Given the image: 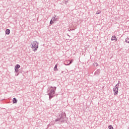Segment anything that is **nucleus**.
Wrapping results in <instances>:
<instances>
[{
  "label": "nucleus",
  "instance_id": "nucleus-1",
  "mask_svg": "<svg viewBox=\"0 0 129 129\" xmlns=\"http://www.w3.org/2000/svg\"><path fill=\"white\" fill-rule=\"evenodd\" d=\"M56 89H57V87H52L51 86L49 88V92L48 93L49 95V99H52L54 96H55V92L56 91Z\"/></svg>",
  "mask_w": 129,
  "mask_h": 129
},
{
  "label": "nucleus",
  "instance_id": "nucleus-2",
  "mask_svg": "<svg viewBox=\"0 0 129 129\" xmlns=\"http://www.w3.org/2000/svg\"><path fill=\"white\" fill-rule=\"evenodd\" d=\"M119 83H120V82L118 81V83L113 88L114 95H117V94H118V87L119 86Z\"/></svg>",
  "mask_w": 129,
  "mask_h": 129
},
{
  "label": "nucleus",
  "instance_id": "nucleus-3",
  "mask_svg": "<svg viewBox=\"0 0 129 129\" xmlns=\"http://www.w3.org/2000/svg\"><path fill=\"white\" fill-rule=\"evenodd\" d=\"M31 45H32V48H34L33 49L34 52H36L38 50V48H39V42L34 41L33 44L31 43Z\"/></svg>",
  "mask_w": 129,
  "mask_h": 129
},
{
  "label": "nucleus",
  "instance_id": "nucleus-4",
  "mask_svg": "<svg viewBox=\"0 0 129 129\" xmlns=\"http://www.w3.org/2000/svg\"><path fill=\"white\" fill-rule=\"evenodd\" d=\"M59 118L61 120L60 122H64V119L66 118V113L61 112V113L59 115Z\"/></svg>",
  "mask_w": 129,
  "mask_h": 129
},
{
  "label": "nucleus",
  "instance_id": "nucleus-5",
  "mask_svg": "<svg viewBox=\"0 0 129 129\" xmlns=\"http://www.w3.org/2000/svg\"><path fill=\"white\" fill-rule=\"evenodd\" d=\"M21 67V66L20 64H16L15 67V71L16 72V73H18L19 72V69Z\"/></svg>",
  "mask_w": 129,
  "mask_h": 129
},
{
  "label": "nucleus",
  "instance_id": "nucleus-6",
  "mask_svg": "<svg viewBox=\"0 0 129 129\" xmlns=\"http://www.w3.org/2000/svg\"><path fill=\"white\" fill-rule=\"evenodd\" d=\"M58 19H59V17L58 16L54 15L53 17H52L51 19L53 21V22H56L58 21Z\"/></svg>",
  "mask_w": 129,
  "mask_h": 129
},
{
  "label": "nucleus",
  "instance_id": "nucleus-7",
  "mask_svg": "<svg viewBox=\"0 0 129 129\" xmlns=\"http://www.w3.org/2000/svg\"><path fill=\"white\" fill-rule=\"evenodd\" d=\"M61 120H62L61 119V118H57V119H55V122H57V123H61V122H61Z\"/></svg>",
  "mask_w": 129,
  "mask_h": 129
},
{
  "label": "nucleus",
  "instance_id": "nucleus-8",
  "mask_svg": "<svg viewBox=\"0 0 129 129\" xmlns=\"http://www.w3.org/2000/svg\"><path fill=\"white\" fill-rule=\"evenodd\" d=\"M11 33V30L9 29H7L6 30V35H10Z\"/></svg>",
  "mask_w": 129,
  "mask_h": 129
},
{
  "label": "nucleus",
  "instance_id": "nucleus-9",
  "mask_svg": "<svg viewBox=\"0 0 129 129\" xmlns=\"http://www.w3.org/2000/svg\"><path fill=\"white\" fill-rule=\"evenodd\" d=\"M111 40L112 41H117V39H116V36H112Z\"/></svg>",
  "mask_w": 129,
  "mask_h": 129
},
{
  "label": "nucleus",
  "instance_id": "nucleus-10",
  "mask_svg": "<svg viewBox=\"0 0 129 129\" xmlns=\"http://www.w3.org/2000/svg\"><path fill=\"white\" fill-rule=\"evenodd\" d=\"M100 73V70H97L95 72V75H99V74Z\"/></svg>",
  "mask_w": 129,
  "mask_h": 129
},
{
  "label": "nucleus",
  "instance_id": "nucleus-11",
  "mask_svg": "<svg viewBox=\"0 0 129 129\" xmlns=\"http://www.w3.org/2000/svg\"><path fill=\"white\" fill-rule=\"evenodd\" d=\"M13 103H17L18 100L16 98H14L13 100Z\"/></svg>",
  "mask_w": 129,
  "mask_h": 129
},
{
  "label": "nucleus",
  "instance_id": "nucleus-12",
  "mask_svg": "<svg viewBox=\"0 0 129 129\" xmlns=\"http://www.w3.org/2000/svg\"><path fill=\"white\" fill-rule=\"evenodd\" d=\"M57 65L55 64L54 68V71H58V69H57Z\"/></svg>",
  "mask_w": 129,
  "mask_h": 129
},
{
  "label": "nucleus",
  "instance_id": "nucleus-13",
  "mask_svg": "<svg viewBox=\"0 0 129 129\" xmlns=\"http://www.w3.org/2000/svg\"><path fill=\"white\" fill-rule=\"evenodd\" d=\"M125 42H126V43H129V37H127L125 39Z\"/></svg>",
  "mask_w": 129,
  "mask_h": 129
},
{
  "label": "nucleus",
  "instance_id": "nucleus-14",
  "mask_svg": "<svg viewBox=\"0 0 129 129\" xmlns=\"http://www.w3.org/2000/svg\"><path fill=\"white\" fill-rule=\"evenodd\" d=\"M53 24H54V21H53V20L51 19V20L50 21V25H53Z\"/></svg>",
  "mask_w": 129,
  "mask_h": 129
},
{
  "label": "nucleus",
  "instance_id": "nucleus-15",
  "mask_svg": "<svg viewBox=\"0 0 129 129\" xmlns=\"http://www.w3.org/2000/svg\"><path fill=\"white\" fill-rule=\"evenodd\" d=\"M94 66L97 67V66H98V63H97V62L94 63Z\"/></svg>",
  "mask_w": 129,
  "mask_h": 129
},
{
  "label": "nucleus",
  "instance_id": "nucleus-16",
  "mask_svg": "<svg viewBox=\"0 0 129 129\" xmlns=\"http://www.w3.org/2000/svg\"><path fill=\"white\" fill-rule=\"evenodd\" d=\"M63 2L66 5H67V4H68V0H64Z\"/></svg>",
  "mask_w": 129,
  "mask_h": 129
},
{
  "label": "nucleus",
  "instance_id": "nucleus-17",
  "mask_svg": "<svg viewBox=\"0 0 129 129\" xmlns=\"http://www.w3.org/2000/svg\"><path fill=\"white\" fill-rule=\"evenodd\" d=\"M69 62H70L69 63V64L68 65H70V64H72V62H73V60H69Z\"/></svg>",
  "mask_w": 129,
  "mask_h": 129
},
{
  "label": "nucleus",
  "instance_id": "nucleus-18",
  "mask_svg": "<svg viewBox=\"0 0 129 129\" xmlns=\"http://www.w3.org/2000/svg\"><path fill=\"white\" fill-rule=\"evenodd\" d=\"M108 127L109 129H113V127L111 125H109Z\"/></svg>",
  "mask_w": 129,
  "mask_h": 129
},
{
  "label": "nucleus",
  "instance_id": "nucleus-19",
  "mask_svg": "<svg viewBox=\"0 0 129 129\" xmlns=\"http://www.w3.org/2000/svg\"><path fill=\"white\" fill-rule=\"evenodd\" d=\"M68 31H69V32H70L71 31H74V29H68Z\"/></svg>",
  "mask_w": 129,
  "mask_h": 129
},
{
  "label": "nucleus",
  "instance_id": "nucleus-20",
  "mask_svg": "<svg viewBox=\"0 0 129 129\" xmlns=\"http://www.w3.org/2000/svg\"><path fill=\"white\" fill-rule=\"evenodd\" d=\"M99 14H100V12H98V11H97V12H96V14H97V15H99Z\"/></svg>",
  "mask_w": 129,
  "mask_h": 129
},
{
  "label": "nucleus",
  "instance_id": "nucleus-21",
  "mask_svg": "<svg viewBox=\"0 0 129 129\" xmlns=\"http://www.w3.org/2000/svg\"><path fill=\"white\" fill-rule=\"evenodd\" d=\"M15 75H16V76H18V75H19V73L16 74Z\"/></svg>",
  "mask_w": 129,
  "mask_h": 129
},
{
  "label": "nucleus",
  "instance_id": "nucleus-22",
  "mask_svg": "<svg viewBox=\"0 0 129 129\" xmlns=\"http://www.w3.org/2000/svg\"><path fill=\"white\" fill-rule=\"evenodd\" d=\"M128 128H129V127H128Z\"/></svg>",
  "mask_w": 129,
  "mask_h": 129
}]
</instances>
